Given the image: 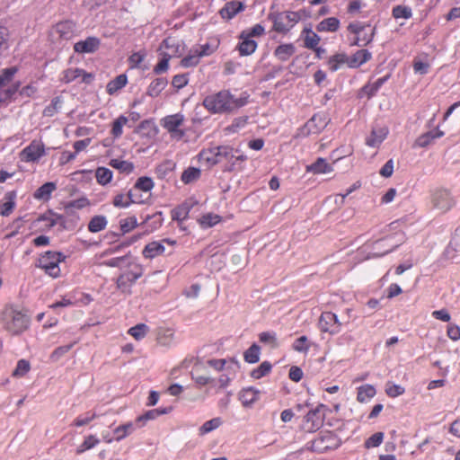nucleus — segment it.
Segmentation results:
<instances>
[{
	"instance_id": "nucleus-41",
	"label": "nucleus",
	"mask_w": 460,
	"mask_h": 460,
	"mask_svg": "<svg viewBox=\"0 0 460 460\" xmlns=\"http://www.w3.org/2000/svg\"><path fill=\"white\" fill-rule=\"evenodd\" d=\"M128 79L125 75H119L108 83L106 89L109 94H114L127 84Z\"/></svg>"
},
{
	"instance_id": "nucleus-5",
	"label": "nucleus",
	"mask_w": 460,
	"mask_h": 460,
	"mask_svg": "<svg viewBox=\"0 0 460 460\" xmlns=\"http://www.w3.org/2000/svg\"><path fill=\"white\" fill-rule=\"evenodd\" d=\"M64 260L65 256L61 252L49 251L40 256L37 266L56 279L60 276L59 263Z\"/></svg>"
},
{
	"instance_id": "nucleus-47",
	"label": "nucleus",
	"mask_w": 460,
	"mask_h": 460,
	"mask_svg": "<svg viewBox=\"0 0 460 460\" xmlns=\"http://www.w3.org/2000/svg\"><path fill=\"white\" fill-rule=\"evenodd\" d=\"M154 181L150 177H140L135 183L134 189L132 190H142L145 192L150 191L154 188Z\"/></svg>"
},
{
	"instance_id": "nucleus-3",
	"label": "nucleus",
	"mask_w": 460,
	"mask_h": 460,
	"mask_svg": "<svg viewBox=\"0 0 460 460\" xmlns=\"http://www.w3.org/2000/svg\"><path fill=\"white\" fill-rule=\"evenodd\" d=\"M234 149L229 146H217L204 149L199 154V160L208 166L215 165L223 161L232 162Z\"/></svg>"
},
{
	"instance_id": "nucleus-2",
	"label": "nucleus",
	"mask_w": 460,
	"mask_h": 460,
	"mask_svg": "<svg viewBox=\"0 0 460 460\" xmlns=\"http://www.w3.org/2000/svg\"><path fill=\"white\" fill-rule=\"evenodd\" d=\"M1 322L9 332L19 334L28 328L30 318L18 307L6 305L1 314Z\"/></svg>"
},
{
	"instance_id": "nucleus-20",
	"label": "nucleus",
	"mask_w": 460,
	"mask_h": 460,
	"mask_svg": "<svg viewBox=\"0 0 460 460\" xmlns=\"http://www.w3.org/2000/svg\"><path fill=\"white\" fill-rule=\"evenodd\" d=\"M141 202L142 200L135 197L134 190H129L127 194H117L112 200L113 206L119 208H128L132 203Z\"/></svg>"
},
{
	"instance_id": "nucleus-33",
	"label": "nucleus",
	"mask_w": 460,
	"mask_h": 460,
	"mask_svg": "<svg viewBox=\"0 0 460 460\" xmlns=\"http://www.w3.org/2000/svg\"><path fill=\"white\" fill-rule=\"evenodd\" d=\"M444 136V132L440 129H437L435 132H428L420 136L416 140V146L420 147H426L429 146L435 139Z\"/></svg>"
},
{
	"instance_id": "nucleus-38",
	"label": "nucleus",
	"mask_w": 460,
	"mask_h": 460,
	"mask_svg": "<svg viewBox=\"0 0 460 460\" xmlns=\"http://www.w3.org/2000/svg\"><path fill=\"white\" fill-rule=\"evenodd\" d=\"M349 58L343 54L339 53L331 57L328 60L329 69L332 72L339 70L343 65L348 64Z\"/></svg>"
},
{
	"instance_id": "nucleus-18",
	"label": "nucleus",
	"mask_w": 460,
	"mask_h": 460,
	"mask_svg": "<svg viewBox=\"0 0 460 460\" xmlns=\"http://www.w3.org/2000/svg\"><path fill=\"white\" fill-rule=\"evenodd\" d=\"M387 135L388 128L386 127H375L370 135L366 138V144L370 147H378L386 138Z\"/></svg>"
},
{
	"instance_id": "nucleus-55",
	"label": "nucleus",
	"mask_w": 460,
	"mask_h": 460,
	"mask_svg": "<svg viewBox=\"0 0 460 460\" xmlns=\"http://www.w3.org/2000/svg\"><path fill=\"white\" fill-rule=\"evenodd\" d=\"M200 177V170L198 168L190 167L185 170L181 174V181L188 184L195 181Z\"/></svg>"
},
{
	"instance_id": "nucleus-19",
	"label": "nucleus",
	"mask_w": 460,
	"mask_h": 460,
	"mask_svg": "<svg viewBox=\"0 0 460 460\" xmlns=\"http://www.w3.org/2000/svg\"><path fill=\"white\" fill-rule=\"evenodd\" d=\"M243 407H251L260 398V391L254 387L242 389L238 394Z\"/></svg>"
},
{
	"instance_id": "nucleus-59",
	"label": "nucleus",
	"mask_w": 460,
	"mask_h": 460,
	"mask_svg": "<svg viewBox=\"0 0 460 460\" xmlns=\"http://www.w3.org/2000/svg\"><path fill=\"white\" fill-rule=\"evenodd\" d=\"M147 332L148 327L144 323L137 324L128 330V333L137 341L142 340Z\"/></svg>"
},
{
	"instance_id": "nucleus-31",
	"label": "nucleus",
	"mask_w": 460,
	"mask_h": 460,
	"mask_svg": "<svg viewBox=\"0 0 460 460\" xmlns=\"http://www.w3.org/2000/svg\"><path fill=\"white\" fill-rule=\"evenodd\" d=\"M160 50L161 54H164V51L177 50V53L173 57H179L183 54L184 47L181 46L178 40L169 38L163 41Z\"/></svg>"
},
{
	"instance_id": "nucleus-21",
	"label": "nucleus",
	"mask_w": 460,
	"mask_h": 460,
	"mask_svg": "<svg viewBox=\"0 0 460 460\" xmlns=\"http://www.w3.org/2000/svg\"><path fill=\"white\" fill-rule=\"evenodd\" d=\"M16 194L13 191H9L4 194L2 202L0 203V216L8 217L13 213L16 206Z\"/></svg>"
},
{
	"instance_id": "nucleus-30",
	"label": "nucleus",
	"mask_w": 460,
	"mask_h": 460,
	"mask_svg": "<svg viewBox=\"0 0 460 460\" xmlns=\"http://www.w3.org/2000/svg\"><path fill=\"white\" fill-rule=\"evenodd\" d=\"M136 426L132 421L126 422L119 427L115 428L113 433L115 435V440L120 441L132 434L136 430Z\"/></svg>"
},
{
	"instance_id": "nucleus-23",
	"label": "nucleus",
	"mask_w": 460,
	"mask_h": 460,
	"mask_svg": "<svg viewBox=\"0 0 460 460\" xmlns=\"http://www.w3.org/2000/svg\"><path fill=\"white\" fill-rule=\"evenodd\" d=\"M165 252V247L160 241H154L147 243L143 249L142 254L146 259H154L162 255Z\"/></svg>"
},
{
	"instance_id": "nucleus-54",
	"label": "nucleus",
	"mask_w": 460,
	"mask_h": 460,
	"mask_svg": "<svg viewBox=\"0 0 460 460\" xmlns=\"http://www.w3.org/2000/svg\"><path fill=\"white\" fill-rule=\"evenodd\" d=\"M310 347L311 343L306 336L297 338L292 345L294 350L301 353H307Z\"/></svg>"
},
{
	"instance_id": "nucleus-13",
	"label": "nucleus",
	"mask_w": 460,
	"mask_h": 460,
	"mask_svg": "<svg viewBox=\"0 0 460 460\" xmlns=\"http://www.w3.org/2000/svg\"><path fill=\"white\" fill-rule=\"evenodd\" d=\"M319 325L323 332L337 334L341 329L342 323L335 314L324 312L320 316Z\"/></svg>"
},
{
	"instance_id": "nucleus-4",
	"label": "nucleus",
	"mask_w": 460,
	"mask_h": 460,
	"mask_svg": "<svg viewBox=\"0 0 460 460\" xmlns=\"http://www.w3.org/2000/svg\"><path fill=\"white\" fill-rule=\"evenodd\" d=\"M75 25L71 21L55 24L49 31V40L54 46H62L74 38Z\"/></svg>"
},
{
	"instance_id": "nucleus-12",
	"label": "nucleus",
	"mask_w": 460,
	"mask_h": 460,
	"mask_svg": "<svg viewBox=\"0 0 460 460\" xmlns=\"http://www.w3.org/2000/svg\"><path fill=\"white\" fill-rule=\"evenodd\" d=\"M300 20V15L296 12H284L278 13L273 20V28L278 32H287Z\"/></svg>"
},
{
	"instance_id": "nucleus-29",
	"label": "nucleus",
	"mask_w": 460,
	"mask_h": 460,
	"mask_svg": "<svg viewBox=\"0 0 460 460\" xmlns=\"http://www.w3.org/2000/svg\"><path fill=\"white\" fill-rule=\"evenodd\" d=\"M101 442L100 438L93 434H89L84 437V441L76 447L75 453L81 455L85 451L94 448Z\"/></svg>"
},
{
	"instance_id": "nucleus-14",
	"label": "nucleus",
	"mask_w": 460,
	"mask_h": 460,
	"mask_svg": "<svg viewBox=\"0 0 460 460\" xmlns=\"http://www.w3.org/2000/svg\"><path fill=\"white\" fill-rule=\"evenodd\" d=\"M431 203L435 208L445 212L454 206L455 201L447 190H437L432 193Z\"/></svg>"
},
{
	"instance_id": "nucleus-60",
	"label": "nucleus",
	"mask_w": 460,
	"mask_h": 460,
	"mask_svg": "<svg viewBox=\"0 0 460 460\" xmlns=\"http://www.w3.org/2000/svg\"><path fill=\"white\" fill-rule=\"evenodd\" d=\"M271 370V364L268 361L262 362L256 369L252 371V376L260 379L269 374Z\"/></svg>"
},
{
	"instance_id": "nucleus-64",
	"label": "nucleus",
	"mask_w": 460,
	"mask_h": 460,
	"mask_svg": "<svg viewBox=\"0 0 460 460\" xmlns=\"http://www.w3.org/2000/svg\"><path fill=\"white\" fill-rule=\"evenodd\" d=\"M121 231L126 234L132 231L137 226V220L135 217H130L119 221Z\"/></svg>"
},
{
	"instance_id": "nucleus-15",
	"label": "nucleus",
	"mask_w": 460,
	"mask_h": 460,
	"mask_svg": "<svg viewBox=\"0 0 460 460\" xmlns=\"http://www.w3.org/2000/svg\"><path fill=\"white\" fill-rule=\"evenodd\" d=\"M323 405L321 404L314 410H311L305 416L303 429L307 432H314L319 429L323 422V416L320 411V408Z\"/></svg>"
},
{
	"instance_id": "nucleus-42",
	"label": "nucleus",
	"mask_w": 460,
	"mask_h": 460,
	"mask_svg": "<svg viewBox=\"0 0 460 460\" xmlns=\"http://www.w3.org/2000/svg\"><path fill=\"white\" fill-rule=\"evenodd\" d=\"M340 27V21L335 17H329L323 20L317 25L318 31H336Z\"/></svg>"
},
{
	"instance_id": "nucleus-26",
	"label": "nucleus",
	"mask_w": 460,
	"mask_h": 460,
	"mask_svg": "<svg viewBox=\"0 0 460 460\" xmlns=\"http://www.w3.org/2000/svg\"><path fill=\"white\" fill-rule=\"evenodd\" d=\"M296 53V47L292 43L281 44L274 50V56L280 61L288 60Z\"/></svg>"
},
{
	"instance_id": "nucleus-1",
	"label": "nucleus",
	"mask_w": 460,
	"mask_h": 460,
	"mask_svg": "<svg viewBox=\"0 0 460 460\" xmlns=\"http://www.w3.org/2000/svg\"><path fill=\"white\" fill-rule=\"evenodd\" d=\"M246 103L245 97H235L226 90L209 94L203 100V106L213 114L230 113Z\"/></svg>"
},
{
	"instance_id": "nucleus-8",
	"label": "nucleus",
	"mask_w": 460,
	"mask_h": 460,
	"mask_svg": "<svg viewBox=\"0 0 460 460\" xmlns=\"http://www.w3.org/2000/svg\"><path fill=\"white\" fill-rule=\"evenodd\" d=\"M341 446V441L337 436L332 433L320 436L305 445L307 450L315 453H325L330 450L337 449Z\"/></svg>"
},
{
	"instance_id": "nucleus-44",
	"label": "nucleus",
	"mask_w": 460,
	"mask_h": 460,
	"mask_svg": "<svg viewBox=\"0 0 460 460\" xmlns=\"http://www.w3.org/2000/svg\"><path fill=\"white\" fill-rule=\"evenodd\" d=\"M305 36V47L311 49H316L321 39L311 29H305L304 31Z\"/></svg>"
},
{
	"instance_id": "nucleus-58",
	"label": "nucleus",
	"mask_w": 460,
	"mask_h": 460,
	"mask_svg": "<svg viewBox=\"0 0 460 460\" xmlns=\"http://www.w3.org/2000/svg\"><path fill=\"white\" fill-rule=\"evenodd\" d=\"M386 81V77L378 78L375 83L367 84L363 87L362 91L368 96H373L383 84Z\"/></svg>"
},
{
	"instance_id": "nucleus-52",
	"label": "nucleus",
	"mask_w": 460,
	"mask_h": 460,
	"mask_svg": "<svg viewBox=\"0 0 460 460\" xmlns=\"http://www.w3.org/2000/svg\"><path fill=\"white\" fill-rule=\"evenodd\" d=\"M98 183L102 185L108 184L112 179V172L104 167H99L95 173Z\"/></svg>"
},
{
	"instance_id": "nucleus-16",
	"label": "nucleus",
	"mask_w": 460,
	"mask_h": 460,
	"mask_svg": "<svg viewBox=\"0 0 460 460\" xmlns=\"http://www.w3.org/2000/svg\"><path fill=\"white\" fill-rule=\"evenodd\" d=\"M45 154L44 145L40 141H32L21 152V159L24 162H36Z\"/></svg>"
},
{
	"instance_id": "nucleus-43",
	"label": "nucleus",
	"mask_w": 460,
	"mask_h": 460,
	"mask_svg": "<svg viewBox=\"0 0 460 460\" xmlns=\"http://www.w3.org/2000/svg\"><path fill=\"white\" fill-rule=\"evenodd\" d=\"M222 420L219 417L207 420L199 427V434L200 436H204L219 428L222 425Z\"/></svg>"
},
{
	"instance_id": "nucleus-24",
	"label": "nucleus",
	"mask_w": 460,
	"mask_h": 460,
	"mask_svg": "<svg viewBox=\"0 0 460 460\" xmlns=\"http://www.w3.org/2000/svg\"><path fill=\"white\" fill-rule=\"evenodd\" d=\"M241 42L238 45L240 55L248 56L252 54L257 49V42L252 39L246 36V34L240 35Z\"/></svg>"
},
{
	"instance_id": "nucleus-9",
	"label": "nucleus",
	"mask_w": 460,
	"mask_h": 460,
	"mask_svg": "<svg viewBox=\"0 0 460 460\" xmlns=\"http://www.w3.org/2000/svg\"><path fill=\"white\" fill-rule=\"evenodd\" d=\"M129 270L119 275L117 279V288L122 293L130 294L131 287L134 285L137 279H138L144 272V270L140 264L132 263L129 265Z\"/></svg>"
},
{
	"instance_id": "nucleus-35",
	"label": "nucleus",
	"mask_w": 460,
	"mask_h": 460,
	"mask_svg": "<svg viewBox=\"0 0 460 460\" xmlns=\"http://www.w3.org/2000/svg\"><path fill=\"white\" fill-rule=\"evenodd\" d=\"M168 82L165 78H156L151 82L147 89V94L151 97H157L166 87Z\"/></svg>"
},
{
	"instance_id": "nucleus-62",
	"label": "nucleus",
	"mask_w": 460,
	"mask_h": 460,
	"mask_svg": "<svg viewBox=\"0 0 460 460\" xmlns=\"http://www.w3.org/2000/svg\"><path fill=\"white\" fill-rule=\"evenodd\" d=\"M218 47V42L215 43H206L204 45H201L195 49L198 51L200 58L208 57L213 54Z\"/></svg>"
},
{
	"instance_id": "nucleus-49",
	"label": "nucleus",
	"mask_w": 460,
	"mask_h": 460,
	"mask_svg": "<svg viewBox=\"0 0 460 460\" xmlns=\"http://www.w3.org/2000/svg\"><path fill=\"white\" fill-rule=\"evenodd\" d=\"M261 349L257 344H252L245 352H244V360L248 363H256L260 359Z\"/></svg>"
},
{
	"instance_id": "nucleus-25",
	"label": "nucleus",
	"mask_w": 460,
	"mask_h": 460,
	"mask_svg": "<svg viewBox=\"0 0 460 460\" xmlns=\"http://www.w3.org/2000/svg\"><path fill=\"white\" fill-rule=\"evenodd\" d=\"M208 365L217 371H222V370H234L239 368L237 361L234 359H210L208 361Z\"/></svg>"
},
{
	"instance_id": "nucleus-57",
	"label": "nucleus",
	"mask_w": 460,
	"mask_h": 460,
	"mask_svg": "<svg viewBox=\"0 0 460 460\" xmlns=\"http://www.w3.org/2000/svg\"><path fill=\"white\" fill-rule=\"evenodd\" d=\"M75 343H76V341L67 344V345L60 346V347H58L57 349H55L50 355V360L53 362L58 361L62 357H64L73 348V346Z\"/></svg>"
},
{
	"instance_id": "nucleus-45",
	"label": "nucleus",
	"mask_w": 460,
	"mask_h": 460,
	"mask_svg": "<svg viewBox=\"0 0 460 460\" xmlns=\"http://www.w3.org/2000/svg\"><path fill=\"white\" fill-rule=\"evenodd\" d=\"M128 118L123 115L119 116L113 121L111 133L114 138L121 137L123 133V127L128 123Z\"/></svg>"
},
{
	"instance_id": "nucleus-11",
	"label": "nucleus",
	"mask_w": 460,
	"mask_h": 460,
	"mask_svg": "<svg viewBox=\"0 0 460 460\" xmlns=\"http://www.w3.org/2000/svg\"><path fill=\"white\" fill-rule=\"evenodd\" d=\"M329 122V119L324 113L314 114L304 127L299 128L297 137H305L312 134L320 133Z\"/></svg>"
},
{
	"instance_id": "nucleus-32",
	"label": "nucleus",
	"mask_w": 460,
	"mask_h": 460,
	"mask_svg": "<svg viewBox=\"0 0 460 460\" xmlns=\"http://www.w3.org/2000/svg\"><path fill=\"white\" fill-rule=\"evenodd\" d=\"M306 172L315 174L332 172V167L323 158H318L314 164L306 166Z\"/></svg>"
},
{
	"instance_id": "nucleus-28",
	"label": "nucleus",
	"mask_w": 460,
	"mask_h": 460,
	"mask_svg": "<svg viewBox=\"0 0 460 460\" xmlns=\"http://www.w3.org/2000/svg\"><path fill=\"white\" fill-rule=\"evenodd\" d=\"M57 189L56 183L46 182L40 186L33 194L34 199L47 201L50 199L52 192Z\"/></svg>"
},
{
	"instance_id": "nucleus-50",
	"label": "nucleus",
	"mask_w": 460,
	"mask_h": 460,
	"mask_svg": "<svg viewBox=\"0 0 460 460\" xmlns=\"http://www.w3.org/2000/svg\"><path fill=\"white\" fill-rule=\"evenodd\" d=\"M395 19H410L412 16L411 8L406 5H396L392 11Z\"/></svg>"
},
{
	"instance_id": "nucleus-48",
	"label": "nucleus",
	"mask_w": 460,
	"mask_h": 460,
	"mask_svg": "<svg viewBox=\"0 0 460 460\" xmlns=\"http://www.w3.org/2000/svg\"><path fill=\"white\" fill-rule=\"evenodd\" d=\"M200 56L196 49H191L190 53L181 60V66L183 67L195 66L199 64Z\"/></svg>"
},
{
	"instance_id": "nucleus-27",
	"label": "nucleus",
	"mask_w": 460,
	"mask_h": 460,
	"mask_svg": "<svg viewBox=\"0 0 460 460\" xmlns=\"http://www.w3.org/2000/svg\"><path fill=\"white\" fill-rule=\"evenodd\" d=\"M372 58L371 53L367 49L358 50L351 58H349L348 66L352 68L360 66Z\"/></svg>"
},
{
	"instance_id": "nucleus-63",
	"label": "nucleus",
	"mask_w": 460,
	"mask_h": 460,
	"mask_svg": "<svg viewBox=\"0 0 460 460\" xmlns=\"http://www.w3.org/2000/svg\"><path fill=\"white\" fill-rule=\"evenodd\" d=\"M31 365L29 361L21 359L18 361L15 369L13 370V376L17 377L24 376L30 370Z\"/></svg>"
},
{
	"instance_id": "nucleus-51",
	"label": "nucleus",
	"mask_w": 460,
	"mask_h": 460,
	"mask_svg": "<svg viewBox=\"0 0 460 460\" xmlns=\"http://www.w3.org/2000/svg\"><path fill=\"white\" fill-rule=\"evenodd\" d=\"M97 417H99V415L96 412L88 411L83 415H79L78 417H76L73 421V425L75 427H83L89 424Z\"/></svg>"
},
{
	"instance_id": "nucleus-53",
	"label": "nucleus",
	"mask_w": 460,
	"mask_h": 460,
	"mask_svg": "<svg viewBox=\"0 0 460 460\" xmlns=\"http://www.w3.org/2000/svg\"><path fill=\"white\" fill-rule=\"evenodd\" d=\"M259 340L261 343L269 345L271 348L278 347L277 334L274 332H263L259 334Z\"/></svg>"
},
{
	"instance_id": "nucleus-39",
	"label": "nucleus",
	"mask_w": 460,
	"mask_h": 460,
	"mask_svg": "<svg viewBox=\"0 0 460 460\" xmlns=\"http://www.w3.org/2000/svg\"><path fill=\"white\" fill-rule=\"evenodd\" d=\"M108 224L104 216H94L88 224V230L92 233H98L106 228Z\"/></svg>"
},
{
	"instance_id": "nucleus-61",
	"label": "nucleus",
	"mask_w": 460,
	"mask_h": 460,
	"mask_svg": "<svg viewBox=\"0 0 460 460\" xmlns=\"http://www.w3.org/2000/svg\"><path fill=\"white\" fill-rule=\"evenodd\" d=\"M405 392L404 387L400 385H396L391 382H388L385 385V393L389 397H397L403 394Z\"/></svg>"
},
{
	"instance_id": "nucleus-37",
	"label": "nucleus",
	"mask_w": 460,
	"mask_h": 460,
	"mask_svg": "<svg viewBox=\"0 0 460 460\" xmlns=\"http://www.w3.org/2000/svg\"><path fill=\"white\" fill-rule=\"evenodd\" d=\"M177 53V50L173 51H164L162 54V59L157 63V65L154 67V72L155 74H162L166 72L169 67V60L173 58V56Z\"/></svg>"
},
{
	"instance_id": "nucleus-46",
	"label": "nucleus",
	"mask_w": 460,
	"mask_h": 460,
	"mask_svg": "<svg viewBox=\"0 0 460 460\" xmlns=\"http://www.w3.org/2000/svg\"><path fill=\"white\" fill-rule=\"evenodd\" d=\"M190 208L186 204H182L172 211V218L179 223L187 219Z\"/></svg>"
},
{
	"instance_id": "nucleus-10",
	"label": "nucleus",
	"mask_w": 460,
	"mask_h": 460,
	"mask_svg": "<svg viewBox=\"0 0 460 460\" xmlns=\"http://www.w3.org/2000/svg\"><path fill=\"white\" fill-rule=\"evenodd\" d=\"M184 121L183 114L175 113L164 117L161 121V125L170 133L172 138L180 140L185 135V131L182 129Z\"/></svg>"
},
{
	"instance_id": "nucleus-17",
	"label": "nucleus",
	"mask_w": 460,
	"mask_h": 460,
	"mask_svg": "<svg viewBox=\"0 0 460 460\" xmlns=\"http://www.w3.org/2000/svg\"><path fill=\"white\" fill-rule=\"evenodd\" d=\"M100 47V40L96 37H88L84 40L76 42L74 45V50L76 53H93Z\"/></svg>"
},
{
	"instance_id": "nucleus-56",
	"label": "nucleus",
	"mask_w": 460,
	"mask_h": 460,
	"mask_svg": "<svg viewBox=\"0 0 460 460\" xmlns=\"http://www.w3.org/2000/svg\"><path fill=\"white\" fill-rule=\"evenodd\" d=\"M83 73V69L80 68H68L62 73L61 81L69 84L79 78Z\"/></svg>"
},
{
	"instance_id": "nucleus-22",
	"label": "nucleus",
	"mask_w": 460,
	"mask_h": 460,
	"mask_svg": "<svg viewBox=\"0 0 460 460\" xmlns=\"http://www.w3.org/2000/svg\"><path fill=\"white\" fill-rule=\"evenodd\" d=\"M243 4L241 2L231 1L225 4L219 13L223 19L230 20L243 11Z\"/></svg>"
},
{
	"instance_id": "nucleus-36",
	"label": "nucleus",
	"mask_w": 460,
	"mask_h": 460,
	"mask_svg": "<svg viewBox=\"0 0 460 460\" xmlns=\"http://www.w3.org/2000/svg\"><path fill=\"white\" fill-rule=\"evenodd\" d=\"M221 219L222 217L217 214L207 213L202 215L198 219V222L202 228H209L218 224L221 221Z\"/></svg>"
},
{
	"instance_id": "nucleus-34",
	"label": "nucleus",
	"mask_w": 460,
	"mask_h": 460,
	"mask_svg": "<svg viewBox=\"0 0 460 460\" xmlns=\"http://www.w3.org/2000/svg\"><path fill=\"white\" fill-rule=\"evenodd\" d=\"M376 394V389L371 385H364L358 388L357 400L359 402H367Z\"/></svg>"
},
{
	"instance_id": "nucleus-40",
	"label": "nucleus",
	"mask_w": 460,
	"mask_h": 460,
	"mask_svg": "<svg viewBox=\"0 0 460 460\" xmlns=\"http://www.w3.org/2000/svg\"><path fill=\"white\" fill-rule=\"evenodd\" d=\"M110 165L122 173L129 174L133 172L135 166L133 163L126 160H121L119 158L111 159L110 162Z\"/></svg>"
},
{
	"instance_id": "nucleus-6",
	"label": "nucleus",
	"mask_w": 460,
	"mask_h": 460,
	"mask_svg": "<svg viewBox=\"0 0 460 460\" xmlns=\"http://www.w3.org/2000/svg\"><path fill=\"white\" fill-rule=\"evenodd\" d=\"M18 69L15 66L4 68L0 73V103L7 102L13 95L18 91L20 84L17 83L11 86L8 84L13 80Z\"/></svg>"
},
{
	"instance_id": "nucleus-7",
	"label": "nucleus",
	"mask_w": 460,
	"mask_h": 460,
	"mask_svg": "<svg viewBox=\"0 0 460 460\" xmlns=\"http://www.w3.org/2000/svg\"><path fill=\"white\" fill-rule=\"evenodd\" d=\"M348 30L355 34L356 38L352 45L366 46L369 44L375 36L376 29L368 23L355 22L348 26Z\"/></svg>"
}]
</instances>
